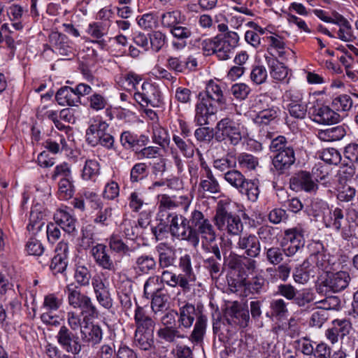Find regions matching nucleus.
Segmentation results:
<instances>
[{"label":"nucleus","mask_w":358,"mask_h":358,"mask_svg":"<svg viewBox=\"0 0 358 358\" xmlns=\"http://www.w3.org/2000/svg\"><path fill=\"white\" fill-rule=\"evenodd\" d=\"M56 340L66 353L74 356L78 355L83 347L78 332H73L64 324L61 326L58 330Z\"/></svg>","instance_id":"6e6552de"},{"label":"nucleus","mask_w":358,"mask_h":358,"mask_svg":"<svg viewBox=\"0 0 358 358\" xmlns=\"http://www.w3.org/2000/svg\"><path fill=\"white\" fill-rule=\"evenodd\" d=\"M350 280L351 277L347 271H340L335 273L329 271L320 280L316 285V291L324 295L338 293L345 289Z\"/></svg>","instance_id":"20e7f679"},{"label":"nucleus","mask_w":358,"mask_h":358,"mask_svg":"<svg viewBox=\"0 0 358 358\" xmlns=\"http://www.w3.org/2000/svg\"><path fill=\"white\" fill-rule=\"evenodd\" d=\"M205 94V99H208L210 102L224 104L226 101L221 86L213 80H210L206 85Z\"/></svg>","instance_id":"c9c22d12"},{"label":"nucleus","mask_w":358,"mask_h":358,"mask_svg":"<svg viewBox=\"0 0 358 358\" xmlns=\"http://www.w3.org/2000/svg\"><path fill=\"white\" fill-rule=\"evenodd\" d=\"M151 308L152 311L157 314L158 312L162 311L166 308L168 302L167 295L160 292H157L155 295L152 296Z\"/></svg>","instance_id":"774afa93"},{"label":"nucleus","mask_w":358,"mask_h":358,"mask_svg":"<svg viewBox=\"0 0 358 358\" xmlns=\"http://www.w3.org/2000/svg\"><path fill=\"white\" fill-rule=\"evenodd\" d=\"M237 161L240 168L248 171L255 170L259 164L257 157L245 152L239 154L237 157Z\"/></svg>","instance_id":"864d4df0"},{"label":"nucleus","mask_w":358,"mask_h":358,"mask_svg":"<svg viewBox=\"0 0 358 358\" xmlns=\"http://www.w3.org/2000/svg\"><path fill=\"white\" fill-rule=\"evenodd\" d=\"M239 192L247 196L249 201L255 202L257 200L260 192L259 186L255 180L247 179Z\"/></svg>","instance_id":"8fccbe9b"},{"label":"nucleus","mask_w":358,"mask_h":358,"mask_svg":"<svg viewBox=\"0 0 358 358\" xmlns=\"http://www.w3.org/2000/svg\"><path fill=\"white\" fill-rule=\"evenodd\" d=\"M332 327L341 339H343L345 336L348 335L352 329L351 322L346 319L334 320L332 322Z\"/></svg>","instance_id":"69168bd1"},{"label":"nucleus","mask_w":358,"mask_h":358,"mask_svg":"<svg viewBox=\"0 0 358 358\" xmlns=\"http://www.w3.org/2000/svg\"><path fill=\"white\" fill-rule=\"evenodd\" d=\"M108 124L101 120L96 117L90 121V124L86 130V141L90 145L94 147L99 145L101 139L108 132Z\"/></svg>","instance_id":"2eb2a0df"},{"label":"nucleus","mask_w":358,"mask_h":358,"mask_svg":"<svg viewBox=\"0 0 358 358\" xmlns=\"http://www.w3.org/2000/svg\"><path fill=\"white\" fill-rule=\"evenodd\" d=\"M341 24V27L337 31L338 38L344 42H352L355 39V36L350 22L346 18H342Z\"/></svg>","instance_id":"5fc2aeb1"},{"label":"nucleus","mask_w":358,"mask_h":358,"mask_svg":"<svg viewBox=\"0 0 358 358\" xmlns=\"http://www.w3.org/2000/svg\"><path fill=\"white\" fill-rule=\"evenodd\" d=\"M157 199L160 212L166 210H172L180 206H183L184 210L187 211L191 203V200L185 195L171 196L164 194L159 195Z\"/></svg>","instance_id":"a211bd4d"},{"label":"nucleus","mask_w":358,"mask_h":358,"mask_svg":"<svg viewBox=\"0 0 358 358\" xmlns=\"http://www.w3.org/2000/svg\"><path fill=\"white\" fill-rule=\"evenodd\" d=\"M199 189L209 194H217L220 192V184L213 174L201 176Z\"/></svg>","instance_id":"c03bdc74"},{"label":"nucleus","mask_w":358,"mask_h":358,"mask_svg":"<svg viewBox=\"0 0 358 358\" xmlns=\"http://www.w3.org/2000/svg\"><path fill=\"white\" fill-rule=\"evenodd\" d=\"M157 336L162 343H175L178 339L186 338L176 327H161L157 331Z\"/></svg>","instance_id":"cd10ccee"},{"label":"nucleus","mask_w":358,"mask_h":358,"mask_svg":"<svg viewBox=\"0 0 358 358\" xmlns=\"http://www.w3.org/2000/svg\"><path fill=\"white\" fill-rule=\"evenodd\" d=\"M207 325V317L204 315H199L197 317L194 329L189 336V340L194 343L202 342L206 333Z\"/></svg>","instance_id":"a19ab883"},{"label":"nucleus","mask_w":358,"mask_h":358,"mask_svg":"<svg viewBox=\"0 0 358 358\" xmlns=\"http://www.w3.org/2000/svg\"><path fill=\"white\" fill-rule=\"evenodd\" d=\"M49 43L52 50L61 56L73 55V48L70 45L66 35L53 31L49 36Z\"/></svg>","instance_id":"dca6fc26"},{"label":"nucleus","mask_w":358,"mask_h":358,"mask_svg":"<svg viewBox=\"0 0 358 358\" xmlns=\"http://www.w3.org/2000/svg\"><path fill=\"white\" fill-rule=\"evenodd\" d=\"M134 321L136 327V331H154L155 330V322L141 306H138L135 310Z\"/></svg>","instance_id":"a878e982"},{"label":"nucleus","mask_w":358,"mask_h":358,"mask_svg":"<svg viewBox=\"0 0 358 358\" xmlns=\"http://www.w3.org/2000/svg\"><path fill=\"white\" fill-rule=\"evenodd\" d=\"M239 36L235 31L226 32L223 36H217L215 55L220 60L231 58L238 45Z\"/></svg>","instance_id":"f8f14e48"},{"label":"nucleus","mask_w":358,"mask_h":358,"mask_svg":"<svg viewBox=\"0 0 358 358\" xmlns=\"http://www.w3.org/2000/svg\"><path fill=\"white\" fill-rule=\"evenodd\" d=\"M345 134V128L342 125H338L326 129L318 130L317 136L322 141L332 142L342 139Z\"/></svg>","instance_id":"7c9ffc66"},{"label":"nucleus","mask_w":358,"mask_h":358,"mask_svg":"<svg viewBox=\"0 0 358 358\" xmlns=\"http://www.w3.org/2000/svg\"><path fill=\"white\" fill-rule=\"evenodd\" d=\"M24 8L22 6L17 4H12L7 9V15L10 20L13 21V27L15 30H21L23 28V24L20 21L24 13Z\"/></svg>","instance_id":"a18cd8bd"},{"label":"nucleus","mask_w":358,"mask_h":358,"mask_svg":"<svg viewBox=\"0 0 358 358\" xmlns=\"http://www.w3.org/2000/svg\"><path fill=\"white\" fill-rule=\"evenodd\" d=\"M179 268L182 273H180L182 279H185L186 284L189 286L191 289L193 283L196 280V275L192 267V259L189 255L186 254L180 257L179 259Z\"/></svg>","instance_id":"c756f323"},{"label":"nucleus","mask_w":358,"mask_h":358,"mask_svg":"<svg viewBox=\"0 0 358 358\" xmlns=\"http://www.w3.org/2000/svg\"><path fill=\"white\" fill-rule=\"evenodd\" d=\"M100 174V164L96 159H87L83 169L82 177L84 180H95Z\"/></svg>","instance_id":"49530a36"},{"label":"nucleus","mask_w":358,"mask_h":358,"mask_svg":"<svg viewBox=\"0 0 358 358\" xmlns=\"http://www.w3.org/2000/svg\"><path fill=\"white\" fill-rule=\"evenodd\" d=\"M201 93L199 94V101L195 106L194 120L197 124L203 126L209 124V118L217 113V108Z\"/></svg>","instance_id":"ddd939ff"},{"label":"nucleus","mask_w":358,"mask_h":358,"mask_svg":"<svg viewBox=\"0 0 358 358\" xmlns=\"http://www.w3.org/2000/svg\"><path fill=\"white\" fill-rule=\"evenodd\" d=\"M199 315L202 314L196 310L193 304L189 303H184L179 308V313H178L180 326L185 329H189L195 319L197 320V317Z\"/></svg>","instance_id":"5701e85b"},{"label":"nucleus","mask_w":358,"mask_h":358,"mask_svg":"<svg viewBox=\"0 0 358 358\" xmlns=\"http://www.w3.org/2000/svg\"><path fill=\"white\" fill-rule=\"evenodd\" d=\"M265 60L270 69L271 77L276 80H283L287 76V69L278 59L266 55Z\"/></svg>","instance_id":"e433bc0d"},{"label":"nucleus","mask_w":358,"mask_h":358,"mask_svg":"<svg viewBox=\"0 0 358 358\" xmlns=\"http://www.w3.org/2000/svg\"><path fill=\"white\" fill-rule=\"evenodd\" d=\"M264 255L266 260L271 265L276 266L281 264L285 256L283 248L278 246L264 247Z\"/></svg>","instance_id":"ea45409f"},{"label":"nucleus","mask_w":358,"mask_h":358,"mask_svg":"<svg viewBox=\"0 0 358 358\" xmlns=\"http://www.w3.org/2000/svg\"><path fill=\"white\" fill-rule=\"evenodd\" d=\"M58 187V195L60 199L68 200L73 196L74 188L72 178L61 179L59 182Z\"/></svg>","instance_id":"4d7b16f0"},{"label":"nucleus","mask_w":358,"mask_h":358,"mask_svg":"<svg viewBox=\"0 0 358 358\" xmlns=\"http://www.w3.org/2000/svg\"><path fill=\"white\" fill-rule=\"evenodd\" d=\"M173 141L185 157L189 158L194 155V147L189 141L187 142L177 135H173Z\"/></svg>","instance_id":"338daca9"},{"label":"nucleus","mask_w":358,"mask_h":358,"mask_svg":"<svg viewBox=\"0 0 358 358\" xmlns=\"http://www.w3.org/2000/svg\"><path fill=\"white\" fill-rule=\"evenodd\" d=\"M224 318L231 326L245 328L250 323L249 310L238 301H234L225 309Z\"/></svg>","instance_id":"9b49d317"},{"label":"nucleus","mask_w":358,"mask_h":358,"mask_svg":"<svg viewBox=\"0 0 358 358\" xmlns=\"http://www.w3.org/2000/svg\"><path fill=\"white\" fill-rule=\"evenodd\" d=\"M90 253L95 263L99 267L108 271L115 269V264L108 253L106 245L102 243H97L96 245L92 246Z\"/></svg>","instance_id":"6ab92c4d"},{"label":"nucleus","mask_w":358,"mask_h":358,"mask_svg":"<svg viewBox=\"0 0 358 358\" xmlns=\"http://www.w3.org/2000/svg\"><path fill=\"white\" fill-rule=\"evenodd\" d=\"M133 96L143 107H158L162 103L161 92L158 86L149 82H143Z\"/></svg>","instance_id":"1a4fd4ad"},{"label":"nucleus","mask_w":358,"mask_h":358,"mask_svg":"<svg viewBox=\"0 0 358 358\" xmlns=\"http://www.w3.org/2000/svg\"><path fill=\"white\" fill-rule=\"evenodd\" d=\"M120 229L127 238L134 240L138 236V227L134 220L124 219L120 224Z\"/></svg>","instance_id":"13d9d810"},{"label":"nucleus","mask_w":358,"mask_h":358,"mask_svg":"<svg viewBox=\"0 0 358 358\" xmlns=\"http://www.w3.org/2000/svg\"><path fill=\"white\" fill-rule=\"evenodd\" d=\"M156 261L152 256L143 255L136 258L134 268L136 273L148 274L156 268Z\"/></svg>","instance_id":"72a5a7b5"},{"label":"nucleus","mask_w":358,"mask_h":358,"mask_svg":"<svg viewBox=\"0 0 358 358\" xmlns=\"http://www.w3.org/2000/svg\"><path fill=\"white\" fill-rule=\"evenodd\" d=\"M81 340L92 345H97L103 338V331L100 326L93 323H87L83 327L80 331Z\"/></svg>","instance_id":"aec40b11"},{"label":"nucleus","mask_w":358,"mask_h":358,"mask_svg":"<svg viewBox=\"0 0 358 358\" xmlns=\"http://www.w3.org/2000/svg\"><path fill=\"white\" fill-rule=\"evenodd\" d=\"M259 111L253 118V122L259 125H268L277 122L280 114V108L273 104L271 99L266 95H259L257 99Z\"/></svg>","instance_id":"0eeeda50"},{"label":"nucleus","mask_w":358,"mask_h":358,"mask_svg":"<svg viewBox=\"0 0 358 358\" xmlns=\"http://www.w3.org/2000/svg\"><path fill=\"white\" fill-rule=\"evenodd\" d=\"M184 18L185 16L182 15V13L179 10L167 11L162 15V25L169 31L178 24L182 23Z\"/></svg>","instance_id":"79ce46f5"},{"label":"nucleus","mask_w":358,"mask_h":358,"mask_svg":"<svg viewBox=\"0 0 358 358\" xmlns=\"http://www.w3.org/2000/svg\"><path fill=\"white\" fill-rule=\"evenodd\" d=\"M291 185L294 189L298 188L309 193L315 192L318 188L310 173L303 171L292 179Z\"/></svg>","instance_id":"4be33fe9"},{"label":"nucleus","mask_w":358,"mask_h":358,"mask_svg":"<svg viewBox=\"0 0 358 358\" xmlns=\"http://www.w3.org/2000/svg\"><path fill=\"white\" fill-rule=\"evenodd\" d=\"M203 266L213 279H217L222 273V262L214 259V257H209L205 259L203 261Z\"/></svg>","instance_id":"052dcab7"},{"label":"nucleus","mask_w":358,"mask_h":358,"mask_svg":"<svg viewBox=\"0 0 358 358\" xmlns=\"http://www.w3.org/2000/svg\"><path fill=\"white\" fill-rule=\"evenodd\" d=\"M196 209L191 211L188 217L176 213L168 215L169 231L171 236L178 240L190 243L192 219L194 217Z\"/></svg>","instance_id":"39448f33"},{"label":"nucleus","mask_w":358,"mask_h":358,"mask_svg":"<svg viewBox=\"0 0 358 358\" xmlns=\"http://www.w3.org/2000/svg\"><path fill=\"white\" fill-rule=\"evenodd\" d=\"M107 242L108 243L110 249L114 251L115 252L125 255L129 250V247L123 242L122 238L117 235H111L107 239Z\"/></svg>","instance_id":"680f3d73"},{"label":"nucleus","mask_w":358,"mask_h":358,"mask_svg":"<svg viewBox=\"0 0 358 358\" xmlns=\"http://www.w3.org/2000/svg\"><path fill=\"white\" fill-rule=\"evenodd\" d=\"M323 221L326 227L332 228L337 231H340L345 221L343 209L338 207L329 208L324 213Z\"/></svg>","instance_id":"b1692460"},{"label":"nucleus","mask_w":358,"mask_h":358,"mask_svg":"<svg viewBox=\"0 0 358 358\" xmlns=\"http://www.w3.org/2000/svg\"><path fill=\"white\" fill-rule=\"evenodd\" d=\"M192 234L189 244L194 248L199 245L200 238L203 245L210 244L216 239V232L210 221L203 213L196 209L194 217L192 219Z\"/></svg>","instance_id":"7ed1b4c3"},{"label":"nucleus","mask_w":358,"mask_h":358,"mask_svg":"<svg viewBox=\"0 0 358 358\" xmlns=\"http://www.w3.org/2000/svg\"><path fill=\"white\" fill-rule=\"evenodd\" d=\"M150 48L155 52H159L166 42V36L160 31H154L148 34Z\"/></svg>","instance_id":"6e6d98bb"},{"label":"nucleus","mask_w":358,"mask_h":358,"mask_svg":"<svg viewBox=\"0 0 358 358\" xmlns=\"http://www.w3.org/2000/svg\"><path fill=\"white\" fill-rule=\"evenodd\" d=\"M287 303L282 299H273L270 303L271 313L277 320L285 318L288 314Z\"/></svg>","instance_id":"de8ad7c7"},{"label":"nucleus","mask_w":358,"mask_h":358,"mask_svg":"<svg viewBox=\"0 0 358 358\" xmlns=\"http://www.w3.org/2000/svg\"><path fill=\"white\" fill-rule=\"evenodd\" d=\"M134 343L143 350H150L154 347V331H135Z\"/></svg>","instance_id":"f704fd0d"},{"label":"nucleus","mask_w":358,"mask_h":358,"mask_svg":"<svg viewBox=\"0 0 358 358\" xmlns=\"http://www.w3.org/2000/svg\"><path fill=\"white\" fill-rule=\"evenodd\" d=\"M159 255V265L164 268L173 266L176 262V252L166 244L161 243L156 246Z\"/></svg>","instance_id":"c85d7f7f"},{"label":"nucleus","mask_w":358,"mask_h":358,"mask_svg":"<svg viewBox=\"0 0 358 358\" xmlns=\"http://www.w3.org/2000/svg\"><path fill=\"white\" fill-rule=\"evenodd\" d=\"M64 292L67 296L69 305L73 308L79 309L89 297V296L83 294L79 286L74 282L68 284L64 289Z\"/></svg>","instance_id":"393cba45"},{"label":"nucleus","mask_w":358,"mask_h":358,"mask_svg":"<svg viewBox=\"0 0 358 358\" xmlns=\"http://www.w3.org/2000/svg\"><path fill=\"white\" fill-rule=\"evenodd\" d=\"M106 32V27L103 24V22L90 23L87 29V33L92 38L96 39L94 42L97 43L101 48H103L106 45V41L102 39V37Z\"/></svg>","instance_id":"58836bf2"},{"label":"nucleus","mask_w":358,"mask_h":358,"mask_svg":"<svg viewBox=\"0 0 358 358\" xmlns=\"http://www.w3.org/2000/svg\"><path fill=\"white\" fill-rule=\"evenodd\" d=\"M308 115L314 122L320 124H335L341 119L340 115L333 108L319 100H316L309 108Z\"/></svg>","instance_id":"9d476101"},{"label":"nucleus","mask_w":358,"mask_h":358,"mask_svg":"<svg viewBox=\"0 0 358 358\" xmlns=\"http://www.w3.org/2000/svg\"><path fill=\"white\" fill-rule=\"evenodd\" d=\"M169 32L173 38L180 41H185L193 35L191 28L187 26H183L181 23L178 24L169 30Z\"/></svg>","instance_id":"0e129e2a"},{"label":"nucleus","mask_w":358,"mask_h":358,"mask_svg":"<svg viewBox=\"0 0 358 358\" xmlns=\"http://www.w3.org/2000/svg\"><path fill=\"white\" fill-rule=\"evenodd\" d=\"M313 268L314 266L306 259L301 264L295 268L293 273L294 280L299 284L306 283L309 280L310 277L314 275Z\"/></svg>","instance_id":"2f4dec72"},{"label":"nucleus","mask_w":358,"mask_h":358,"mask_svg":"<svg viewBox=\"0 0 358 358\" xmlns=\"http://www.w3.org/2000/svg\"><path fill=\"white\" fill-rule=\"evenodd\" d=\"M55 99L58 104L61 106H77L81 102L73 88L69 86L61 87L57 92Z\"/></svg>","instance_id":"bb28decb"},{"label":"nucleus","mask_w":358,"mask_h":358,"mask_svg":"<svg viewBox=\"0 0 358 358\" xmlns=\"http://www.w3.org/2000/svg\"><path fill=\"white\" fill-rule=\"evenodd\" d=\"M314 298V293L311 290L308 289H297L292 302L299 307H303L306 304L313 301Z\"/></svg>","instance_id":"bf43d9fd"},{"label":"nucleus","mask_w":358,"mask_h":358,"mask_svg":"<svg viewBox=\"0 0 358 358\" xmlns=\"http://www.w3.org/2000/svg\"><path fill=\"white\" fill-rule=\"evenodd\" d=\"M236 247L243 250L244 253L250 257L257 258L260 255L261 243L257 236L253 234H245L238 236Z\"/></svg>","instance_id":"4468645a"},{"label":"nucleus","mask_w":358,"mask_h":358,"mask_svg":"<svg viewBox=\"0 0 358 358\" xmlns=\"http://www.w3.org/2000/svg\"><path fill=\"white\" fill-rule=\"evenodd\" d=\"M214 224L217 229L230 236H240L244 224L237 214L231 211L229 204L220 201L214 216Z\"/></svg>","instance_id":"f03ea898"},{"label":"nucleus","mask_w":358,"mask_h":358,"mask_svg":"<svg viewBox=\"0 0 358 358\" xmlns=\"http://www.w3.org/2000/svg\"><path fill=\"white\" fill-rule=\"evenodd\" d=\"M215 129L217 139L227 140L234 146L238 145L243 138V127L241 123L229 117L221 119L217 123Z\"/></svg>","instance_id":"423d86ee"},{"label":"nucleus","mask_w":358,"mask_h":358,"mask_svg":"<svg viewBox=\"0 0 358 358\" xmlns=\"http://www.w3.org/2000/svg\"><path fill=\"white\" fill-rule=\"evenodd\" d=\"M352 106V99L347 94L340 95L334 98L332 101V108L334 111H348Z\"/></svg>","instance_id":"e2e57ef3"},{"label":"nucleus","mask_w":358,"mask_h":358,"mask_svg":"<svg viewBox=\"0 0 358 358\" xmlns=\"http://www.w3.org/2000/svg\"><path fill=\"white\" fill-rule=\"evenodd\" d=\"M54 220L66 233L73 235L77 232L76 219L68 211L59 209L54 215Z\"/></svg>","instance_id":"412c9836"},{"label":"nucleus","mask_w":358,"mask_h":358,"mask_svg":"<svg viewBox=\"0 0 358 358\" xmlns=\"http://www.w3.org/2000/svg\"><path fill=\"white\" fill-rule=\"evenodd\" d=\"M161 280L170 287H180L184 292L190 291L189 286L186 284V281L185 279H182L180 274H176L167 270L164 271L161 275Z\"/></svg>","instance_id":"473e14b6"},{"label":"nucleus","mask_w":358,"mask_h":358,"mask_svg":"<svg viewBox=\"0 0 358 358\" xmlns=\"http://www.w3.org/2000/svg\"><path fill=\"white\" fill-rule=\"evenodd\" d=\"M92 285L98 303L106 309L110 308L113 306V300L109 289L102 278L99 275L94 276Z\"/></svg>","instance_id":"f3484780"},{"label":"nucleus","mask_w":358,"mask_h":358,"mask_svg":"<svg viewBox=\"0 0 358 358\" xmlns=\"http://www.w3.org/2000/svg\"><path fill=\"white\" fill-rule=\"evenodd\" d=\"M304 229L300 225L288 229L285 231V240L287 242H294V243H296L304 245Z\"/></svg>","instance_id":"3c124183"},{"label":"nucleus","mask_w":358,"mask_h":358,"mask_svg":"<svg viewBox=\"0 0 358 358\" xmlns=\"http://www.w3.org/2000/svg\"><path fill=\"white\" fill-rule=\"evenodd\" d=\"M224 180L238 192L247 180L245 176L236 169L228 170L223 174Z\"/></svg>","instance_id":"37998d69"},{"label":"nucleus","mask_w":358,"mask_h":358,"mask_svg":"<svg viewBox=\"0 0 358 358\" xmlns=\"http://www.w3.org/2000/svg\"><path fill=\"white\" fill-rule=\"evenodd\" d=\"M73 277L77 285L80 287H88L92 278L90 270L83 265H76Z\"/></svg>","instance_id":"09e8293b"},{"label":"nucleus","mask_w":358,"mask_h":358,"mask_svg":"<svg viewBox=\"0 0 358 358\" xmlns=\"http://www.w3.org/2000/svg\"><path fill=\"white\" fill-rule=\"evenodd\" d=\"M79 310L81 311L79 314L81 315V316H83L84 321H86L87 320L97 318L99 315L98 309L90 296L79 308Z\"/></svg>","instance_id":"603ef678"},{"label":"nucleus","mask_w":358,"mask_h":358,"mask_svg":"<svg viewBox=\"0 0 358 358\" xmlns=\"http://www.w3.org/2000/svg\"><path fill=\"white\" fill-rule=\"evenodd\" d=\"M311 265L315 264L316 267L322 271H324L327 273L331 268L332 259L329 254L324 252H317L310 255L307 258Z\"/></svg>","instance_id":"4c0bfd02"},{"label":"nucleus","mask_w":358,"mask_h":358,"mask_svg":"<svg viewBox=\"0 0 358 358\" xmlns=\"http://www.w3.org/2000/svg\"><path fill=\"white\" fill-rule=\"evenodd\" d=\"M271 152L275 153L272 157V170L278 175L287 173L295 163V151L283 136L273 138L269 145Z\"/></svg>","instance_id":"f257e3e1"}]
</instances>
